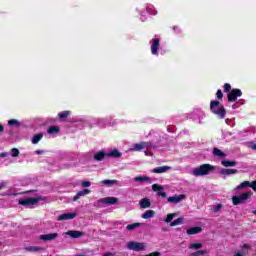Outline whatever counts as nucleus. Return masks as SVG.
<instances>
[{
    "mask_svg": "<svg viewBox=\"0 0 256 256\" xmlns=\"http://www.w3.org/2000/svg\"><path fill=\"white\" fill-rule=\"evenodd\" d=\"M69 115H71V111H69V110H65V111H62V112L58 113V117L62 121L67 119V117H69Z\"/></svg>",
    "mask_w": 256,
    "mask_h": 256,
    "instance_id": "nucleus-26",
    "label": "nucleus"
},
{
    "mask_svg": "<svg viewBox=\"0 0 256 256\" xmlns=\"http://www.w3.org/2000/svg\"><path fill=\"white\" fill-rule=\"evenodd\" d=\"M77 217V213H64L58 216V221H69L71 219H75Z\"/></svg>",
    "mask_w": 256,
    "mask_h": 256,
    "instance_id": "nucleus-10",
    "label": "nucleus"
},
{
    "mask_svg": "<svg viewBox=\"0 0 256 256\" xmlns=\"http://www.w3.org/2000/svg\"><path fill=\"white\" fill-rule=\"evenodd\" d=\"M213 155H215V157H227V154H225L223 151H221V149L217 147L213 149Z\"/></svg>",
    "mask_w": 256,
    "mask_h": 256,
    "instance_id": "nucleus-24",
    "label": "nucleus"
},
{
    "mask_svg": "<svg viewBox=\"0 0 256 256\" xmlns=\"http://www.w3.org/2000/svg\"><path fill=\"white\" fill-rule=\"evenodd\" d=\"M140 207L142 209H149V207H151V201L149 200V198H143L142 200H140Z\"/></svg>",
    "mask_w": 256,
    "mask_h": 256,
    "instance_id": "nucleus-19",
    "label": "nucleus"
},
{
    "mask_svg": "<svg viewBox=\"0 0 256 256\" xmlns=\"http://www.w3.org/2000/svg\"><path fill=\"white\" fill-rule=\"evenodd\" d=\"M43 153H44L43 150H36L35 151L36 155H43Z\"/></svg>",
    "mask_w": 256,
    "mask_h": 256,
    "instance_id": "nucleus-46",
    "label": "nucleus"
},
{
    "mask_svg": "<svg viewBox=\"0 0 256 256\" xmlns=\"http://www.w3.org/2000/svg\"><path fill=\"white\" fill-rule=\"evenodd\" d=\"M250 147H251V149H253L254 151H256V144H252Z\"/></svg>",
    "mask_w": 256,
    "mask_h": 256,
    "instance_id": "nucleus-50",
    "label": "nucleus"
},
{
    "mask_svg": "<svg viewBox=\"0 0 256 256\" xmlns=\"http://www.w3.org/2000/svg\"><path fill=\"white\" fill-rule=\"evenodd\" d=\"M183 199H186L185 194L170 196V197H168L167 201H168V203L177 204V203H181V201H183Z\"/></svg>",
    "mask_w": 256,
    "mask_h": 256,
    "instance_id": "nucleus-9",
    "label": "nucleus"
},
{
    "mask_svg": "<svg viewBox=\"0 0 256 256\" xmlns=\"http://www.w3.org/2000/svg\"><path fill=\"white\" fill-rule=\"evenodd\" d=\"M252 196L253 192L251 191L243 192L240 195H234L232 196V203L233 205H241V203H245L248 199H251Z\"/></svg>",
    "mask_w": 256,
    "mask_h": 256,
    "instance_id": "nucleus-3",
    "label": "nucleus"
},
{
    "mask_svg": "<svg viewBox=\"0 0 256 256\" xmlns=\"http://www.w3.org/2000/svg\"><path fill=\"white\" fill-rule=\"evenodd\" d=\"M11 156L12 157H19V149H17V148H12L11 149Z\"/></svg>",
    "mask_w": 256,
    "mask_h": 256,
    "instance_id": "nucleus-40",
    "label": "nucleus"
},
{
    "mask_svg": "<svg viewBox=\"0 0 256 256\" xmlns=\"http://www.w3.org/2000/svg\"><path fill=\"white\" fill-rule=\"evenodd\" d=\"M134 181L143 183V182H145V181H151V178H149V177H147V176H136V177L134 178Z\"/></svg>",
    "mask_w": 256,
    "mask_h": 256,
    "instance_id": "nucleus-30",
    "label": "nucleus"
},
{
    "mask_svg": "<svg viewBox=\"0 0 256 256\" xmlns=\"http://www.w3.org/2000/svg\"><path fill=\"white\" fill-rule=\"evenodd\" d=\"M175 217H177V213L168 214L166 219H165V222L166 223H171L173 221V219H175Z\"/></svg>",
    "mask_w": 256,
    "mask_h": 256,
    "instance_id": "nucleus-34",
    "label": "nucleus"
},
{
    "mask_svg": "<svg viewBox=\"0 0 256 256\" xmlns=\"http://www.w3.org/2000/svg\"><path fill=\"white\" fill-rule=\"evenodd\" d=\"M137 227H141V223L136 222L133 224H129L126 226L127 231H133L134 229H137Z\"/></svg>",
    "mask_w": 256,
    "mask_h": 256,
    "instance_id": "nucleus-31",
    "label": "nucleus"
},
{
    "mask_svg": "<svg viewBox=\"0 0 256 256\" xmlns=\"http://www.w3.org/2000/svg\"><path fill=\"white\" fill-rule=\"evenodd\" d=\"M242 249H249V244H243Z\"/></svg>",
    "mask_w": 256,
    "mask_h": 256,
    "instance_id": "nucleus-49",
    "label": "nucleus"
},
{
    "mask_svg": "<svg viewBox=\"0 0 256 256\" xmlns=\"http://www.w3.org/2000/svg\"><path fill=\"white\" fill-rule=\"evenodd\" d=\"M216 97H217L218 101H222L223 100V91L221 89L217 90Z\"/></svg>",
    "mask_w": 256,
    "mask_h": 256,
    "instance_id": "nucleus-37",
    "label": "nucleus"
},
{
    "mask_svg": "<svg viewBox=\"0 0 256 256\" xmlns=\"http://www.w3.org/2000/svg\"><path fill=\"white\" fill-rule=\"evenodd\" d=\"M5 131V126L3 124H0V133H3Z\"/></svg>",
    "mask_w": 256,
    "mask_h": 256,
    "instance_id": "nucleus-47",
    "label": "nucleus"
},
{
    "mask_svg": "<svg viewBox=\"0 0 256 256\" xmlns=\"http://www.w3.org/2000/svg\"><path fill=\"white\" fill-rule=\"evenodd\" d=\"M252 213H253V215H256V210H254Z\"/></svg>",
    "mask_w": 256,
    "mask_h": 256,
    "instance_id": "nucleus-52",
    "label": "nucleus"
},
{
    "mask_svg": "<svg viewBox=\"0 0 256 256\" xmlns=\"http://www.w3.org/2000/svg\"><path fill=\"white\" fill-rule=\"evenodd\" d=\"M82 187H91V182L90 181L82 182Z\"/></svg>",
    "mask_w": 256,
    "mask_h": 256,
    "instance_id": "nucleus-43",
    "label": "nucleus"
},
{
    "mask_svg": "<svg viewBox=\"0 0 256 256\" xmlns=\"http://www.w3.org/2000/svg\"><path fill=\"white\" fill-rule=\"evenodd\" d=\"M250 187L253 189V191H256V180L250 182Z\"/></svg>",
    "mask_w": 256,
    "mask_h": 256,
    "instance_id": "nucleus-42",
    "label": "nucleus"
},
{
    "mask_svg": "<svg viewBox=\"0 0 256 256\" xmlns=\"http://www.w3.org/2000/svg\"><path fill=\"white\" fill-rule=\"evenodd\" d=\"M123 154L119 152V150L114 149L110 153H107V157H114L115 159H119Z\"/></svg>",
    "mask_w": 256,
    "mask_h": 256,
    "instance_id": "nucleus-22",
    "label": "nucleus"
},
{
    "mask_svg": "<svg viewBox=\"0 0 256 256\" xmlns=\"http://www.w3.org/2000/svg\"><path fill=\"white\" fill-rule=\"evenodd\" d=\"M117 180H102L101 184L106 185V187H113V185H117Z\"/></svg>",
    "mask_w": 256,
    "mask_h": 256,
    "instance_id": "nucleus-25",
    "label": "nucleus"
},
{
    "mask_svg": "<svg viewBox=\"0 0 256 256\" xmlns=\"http://www.w3.org/2000/svg\"><path fill=\"white\" fill-rule=\"evenodd\" d=\"M152 191L157 192L158 197H162L163 199H165L167 197V192H164L163 186H161L159 184H153Z\"/></svg>",
    "mask_w": 256,
    "mask_h": 256,
    "instance_id": "nucleus-8",
    "label": "nucleus"
},
{
    "mask_svg": "<svg viewBox=\"0 0 256 256\" xmlns=\"http://www.w3.org/2000/svg\"><path fill=\"white\" fill-rule=\"evenodd\" d=\"M151 142H140L135 144L134 151H142V149H149Z\"/></svg>",
    "mask_w": 256,
    "mask_h": 256,
    "instance_id": "nucleus-14",
    "label": "nucleus"
},
{
    "mask_svg": "<svg viewBox=\"0 0 256 256\" xmlns=\"http://www.w3.org/2000/svg\"><path fill=\"white\" fill-rule=\"evenodd\" d=\"M203 247V244H201V243H192V244H190L189 245V249H201Z\"/></svg>",
    "mask_w": 256,
    "mask_h": 256,
    "instance_id": "nucleus-36",
    "label": "nucleus"
},
{
    "mask_svg": "<svg viewBox=\"0 0 256 256\" xmlns=\"http://www.w3.org/2000/svg\"><path fill=\"white\" fill-rule=\"evenodd\" d=\"M60 129L59 126H50L47 130L49 135H53L54 133H59Z\"/></svg>",
    "mask_w": 256,
    "mask_h": 256,
    "instance_id": "nucleus-29",
    "label": "nucleus"
},
{
    "mask_svg": "<svg viewBox=\"0 0 256 256\" xmlns=\"http://www.w3.org/2000/svg\"><path fill=\"white\" fill-rule=\"evenodd\" d=\"M58 237H59V233H50V234L40 235L39 239H41V241H54V239Z\"/></svg>",
    "mask_w": 256,
    "mask_h": 256,
    "instance_id": "nucleus-12",
    "label": "nucleus"
},
{
    "mask_svg": "<svg viewBox=\"0 0 256 256\" xmlns=\"http://www.w3.org/2000/svg\"><path fill=\"white\" fill-rule=\"evenodd\" d=\"M205 254H207V250H198V251H196V256L205 255Z\"/></svg>",
    "mask_w": 256,
    "mask_h": 256,
    "instance_id": "nucleus-41",
    "label": "nucleus"
},
{
    "mask_svg": "<svg viewBox=\"0 0 256 256\" xmlns=\"http://www.w3.org/2000/svg\"><path fill=\"white\" fill-rule=\"evenodd\" d=\"M127 249H130V251L139 252V251H145L146 247L144 243L130 241L127 243Z\"/></svg>",
    "mask_w": 256,
    "mask_h": 256,
    "instance_id": "nucleus-6",
    "label": "nucleus"
},
{
    "mask_svg": "<svg viewBox=\"0 0 256 256\" xmlns=\"http://www.w3.org/2000/svg\"><path fill=\"white\" fill-rule=\"evenodd\" d=\"M66 235H69V237H71L72 239H79V237H83V235H85V232L69 230L68 232H66Z\"/></svg>",
    "mask_w": 256,
    "mask_h": 256,
    "instance_id": "nucleus-13",
    "label": "nucleus"
},
{
    "mask_svg": "<svg viewBox=\"0 0 256 256\" xmlns=\"http://www.w3.org/2000/svg\"><path fill=\"white\" fill-rule=\"evenodd\" d=\"M145 155H147V151H145Z\"/></svg>",
    "mask_w": 256,
    "mask_h": 256,
    "instance_id": "nucleus-54",
    "label": "nucleus"
},
{
    "mask_svg": "<svg viewBox=\"0 0 256 256\" xmlns=\"http://www.w3.org/2000/svg\"><path fill=\"white\" fill-rule=\"evenodd\" d=\"M171 166H161V167H156L152 170V173H167V171H170Z\"/></svg>",
    "mask_w": 256,
    "mask_h": 256,
    "instance_id": "nucleus-15",
    "label": "nucleus"
},
{
    "mask_svg": "<svg viewBox=\"0 0 256 256\" xmlns=\"http://www.w3.org/2000/svg\"><path fill=\"white\" fill-rule=\"evenodd\" d=\"M221 209H223V204H217L216 206L213 207V212L219 213Z\"/></svg>",
    "mask_w": 256,
    "mask_h": 256,
    "instance_id": "nucleus-38",
    "label": "nucleus"
},
{
    "mask_svg": "<svg viewBox=\"0 0 256 256\" xmlns=\"http://www.w3.org/2000/svg\"><path fill=\"white\" fill-rule=\"evenodd\" d=\"M224 93H231V84L229 83L224 84Z\"/></svg>",
    "mask_w": 256,
    "mask_h": 256,
    "instance_id": "nucleus-39",
    "label": "nucleus"
},
{
    "mask_svg": "<svg viewBox=\"0 0 256 256\" xmlns=\"http://www.w3.org/2000/svg\"><path fill=\"white\" fill-rule=\"evenodd\" d=\"M211 171H215V166L211 164H202L193 169L192 175H194V177H204V175H209Z\"/></svg>",
    "mask_w": 256,
    "mask_h": 256,
    "instance_id": "nucleus-2",
    "label": "nucleus"
},
{
    "mask_svg": "<svg viewBox=\"0 0 256 256\" xmlns=\"http://www.w3.org/2000/svg\"><path fill=\"white\" fill-rule=\"evenodd\" d=\"M201 231H203V228L196 226V227L187 229L186 233L187 235H197L198 233H201Z\"/></svg>",
    "mask_w": 256,
    "mask_h": 256,
    "instance_id": "nucleus-17",
    "label": "nucleus"
},
{
    "mask_svg": "<svg viewBox=\"0 0 256 256\" xmlns=\"http://www.w3.org/2000/svg\"><path fill=\"white\" fill-rule=\"evenodd\" d=\"M9 127H21V122H19L17 119H10L8 121Z\"/></svg>",
    "mask_w": 256,
    "mask_h": 256,
    "instance_id": "nucleus-28",
    "label": "nucleus"
},
{
    "mask_svg": "<svg viewBox=\"0 0 256 256\" xmlns=\"http://www.w3.org/2000/svg\"><path fill=\"white\" fill-rule=\"evenodd\" d=\"M119 199L115 197H105L99 200V203H104L105 205H116Z\"/></svg>",
    "mask_w": 256,
    "mask_h": 256,
    "instance_id": "nucleus-11",
    "label": "nucleus"
},
{
    "mask_svg": "<svg viewBox=\"0 0 256 256\" xmlns=\"http://www.w3.org/2000/svg\"><path fill=\"white\" fill-rule=\"evenodd\" d=\"M91 193V190L89 189H84L82 191H79L74 197L73 201H77L78 199H81V197H85V195H89Z\"/></svg>",
    "mask_w": 256,
    "mask_h": 256,
    "instance_id": "nucleus-16",
    "label": "nucleus"
},
{
    "mask_svg": "<svg viewBox=\"0 0 256 256\" xmlns=\"http://www.w3.org/2000/svg\"><path fill=\"white\" fill-rule=\"evenodd\" d=\"M26 251H30L32 253H37V251H43V248H41L39 246H30V247L26 248Z\"/></svg>",
    "mask_w": 256,
    "mask_h": 256,
    "instance_id": "nucleus-33",
    "label": "nucleus"
},
{
    "mask_svg": "<svg viewBox=\"0 0 256 256\" xmlns=\"http://www.w3.org/2000/svg\"><path fill=\"white\" fill-rule=\"evenodd\" d=\"M245 255H247V252L243 251V253L237 252L233 256H245Z\"/></svg>",
    "mask_w": 256,
    "mask_h": 256,
    "instance_id": "nucleus-44",
    "label": "nucleus"
},
{
    "mask_svg": "<svg viewBox=\"0 0 256 256\" xmlns=\"http://www.w3.org/2000/svg\"><path fill=\"white\" fill-rule=\"evenodd\" d=\"M160 42L161 40L159 38L152 39V45H151L152 55H159V47H161Z\"/></svg>",
    "mask_w": 256,
    "mask_h": 256,
    "instance_id": "nucleus-7",
    "label": "nucleus"
},
{
    "mask_svg": "<svg viewBox=\"0 0 256 256\" xmlns=\"http://www.w3.org/2000/svg\"><path fill=\"white\" fill-rule=\"evenodd\" d=\"M152 217H155V212L153 210H147L142 214V219H152Z\"/></svg>",
    "mask_w": 256,
    "mask_h": 256,
    "instance_id": "nucleus-23",
    "label": "nucleus"
},
{
    "mask_svg": "<svg viewBox=\"0 0 256 256\" xmlns=\"http://www.w3.org/2000/svg\"><path fill=\"white\" fill-rule=\"evenodd\" d=\"M221 165H223V167H235L237 165V161H235V160H222Z\"/></svg>",
    "mask_w": 256,
    "mask_h": 256,
    "instance_id": "nucleus-20",
    "label": "nucleus"
},
{
    "mask_svg": "<svg viewBox=\"0 0 256 256\" xmlns=\"http://www.w3.org/2000/svg\"><path fill=\"white\" fill-rule=\"evenodd\" d=\"M42 139H43V134L42 133L35 134L32 138L33 145H37V143H39V141H41Z\"/></svg>",
    "mask_w": 256,
    "mask_h": 256,
    "instance_id": "nucleus-27",
    "label": "nucleus"
},
{
    "mask_svg": "<svg viewBox=\"0 0 256 256\" xmlns=\"http://www.w3.org/2000/svg\"><path fill=\"white\" fill-rule=\"evenodd\" d=\"M41 196L35 197V198H21L18 203L19 205H22V207H29L31 205H37L39 201H41Z\"/></svg>",
    "mask_w": 256,
    "mask_h": 256,
    "instance_id": "nucleus-4",
    "label": "nucleus"
},
{
    "mask_svg": "<svg viewBox=\"0 0 256 256\" xmlns=\"http://www.w3.org/2000/svg\"><path fill=\"white\" fill-rule=\"evenodd\" d=\"M210 111L211 113H213V115H216L218 119H225L227 115V110L225 109V106L221 105V102H219V100L210 101Z\"/></svg>",
    "mask_w": 256,
    "mask_h": 256,
    "instance_id": "nucleus-1",
    "label": "nucleus"
},
{
    "mask_svg": "<svg viewBox=\"0 0 256 256\" xmlns=\"http://www.w3.org/2000/svg\"><path fill=\"white\" fill-rule=\"evenodd\" d=\"M241 95H243V92L241 91V89H238V88L232 89L227 94L228 102L229 103H235V101H237V98L241 97Z\"/></svg>",
    "mask_w": 256,
    "mask_h": 256,
    "instance_id": "nucleus-5",
    "label": "nucleus"
},
{
    "mask_svg": "<svg viewBox=\"0 0 256 256\" xmlns=\"http://www.w3.org/2000/svg\"><path fill=\"white\" fill-rule=\"evenodd\" d=\"M7 187V184L5 182L0 183V191L1 189H5Z\"/></svg>",
    "mask_w": 256,
    "mask_h": 256,
    "instance_id": "nucleus-45",
    "label": "nucleus"
},
{
    "mask_svg": "<svg viewBox=\"0 0 256 256\" xmlns=\"http://www.w3.org/2000/svg\"><path fill=\"white\" fill-rule=\"evenodd\" d=\"M103 256H115V254L111 253V252H107L105 253Z\"/></svg>",
    "mask_w": 256,
    "mask_h": 256,
    "instance_id": "nucleus-48",
    "label": "nucleus"
},
{
    "mask_svg": "<svg viewBox=\"0 0 256 256\" xmlns=\"http://www.w3.org/2000/svg\"><path fill=\"white\" fill-rule=\"evenodd\" d=\"M250 185H251V182H249V181H244V182L240 183V184L236 187V189H245V187H250Z\"/></svg>",
    "mask_w": 256,
    "mask_h": 256,
    "instance_id": "nucleus-35",
    "label": "nucleus"
},
{
    "mask_svg": "<svg viewBox=\"0 0 256 256\" xmlns=\"http://www.w3.org/2000/svg\"><path fill=\"white\" fill-rule=\"evenodd\" d=\"M221 175H235L239 173V170L237 169H222L220 171Z\"/></svg>",
    "mask_w": 256,
    "mask_h": 256,
    "instance_id": "nucleus-21",
    "label": "nucleus"
},
{
    "mask_svg": "<svg viewBox=\"0 0 256 256\" xmlns=\"http://www.w3.org/2000/svg\"><path fill=\"white\" fill-rule=\"evenodd\" d=\"M162 231H167V228H164Z\"/></svg>",
    "mask_w": 256,
    "mask_h": 256,
    "instance_id": "nucleus-53",
    "label": "nucleus"
},
{
    "mask_svg": "<svg viewBox=\"0 0 256 256\" xmlns=\"http://www.w3.org/2000/svg\"><path fill=\"white\" fill-rule=\"evenodd\" d=\"M190 256H197V252L191 253Z\"/></svg>",
    "mask_w": 256,
    "mask_h": 256,
    "instance_id": "nucleus-51",
    "label": "nucleus"
},
{
    "mask_svg": "<svg viewBox=\"0 0 256 256\" xmlns=\"http://www.w3.org/2000/svg\"><path fill=\"white\" fill-rule=\"evenodd\" d=\"M183 221V218H177L176 220L170 223V227H177V225H182Z\"/></svg>",
    "mask_w": 256,
    "mask_h": 256,
    "instance_id": "nucleus-32",
    "label": "nucleus"
},
{
    "mask_svg": "<svg viewBox=\"0 0 256 256\" xmlns=\"http://www.w3.org/2000/svg\"><path fill=\"white\" fill-rule=\"evenodd\" d=\"M105 157H107V153H105L103 151L96 152L94 154V161H103V159H105Z\"/></svg>",
    "mask_w": 256,
    "mask_h": 256,
    "instance_id": "nucleus-18",
    "label": "nucleus"
}]
</instances>
